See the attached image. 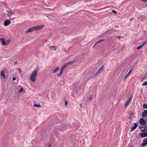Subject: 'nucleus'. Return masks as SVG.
Wrapping results in <instances>:
<instances>
[{
    "label": "nucleus",
    "mask_w": 147,
    "mask_h": 147,
    "mask_svg": "<svg viewBox=\"0 0 147 147\" xmlns=\"http://www.w3.org/2000/svg\"><path fill=\"white\" fill-rule=\"evenodd\" d=\"M112 12L113 13H116V11L115 10H113L112 11Z\"/></svg>",
    "instance_id": "obj_37"
},
{
    "label": "nucleus",
    "mask_w": 147,
    "mask_h": 147,
    "mask_svg": "<svg viewBox=\"0 0 147 147\" xmlns=\"http://www.w3.org/2000/svg\"><path fill=\"white\" fill-rule=\"evenodd\" d=\"M143 107L144 109H147V103L144 104L143 105Z\"/></svg>",
    "instance_id": "obj_21"
},
{
    "label": "nucleus",
    "mask_w": 147,
    "mask_h": 147,
    "mask_svg": "<svg viewBox=\"0 0 147 147\" xmlns=\"http://www.w3.org/2000/svg\"><path fill=\"white\" fill-rule=\"evenodd\" d=\"M143 126H139V128L140 129L142 128H143Z\"/></svg>",
    "instance_id": "obj_40"
},
{
    "label": "nucleus",
    "mask_w": 147,
    "mask_h": 147,
    "mask_svg": "<svg viewBox=\"0 0 147 147\" xmlns=\"http://www.w3.org/2000/svg\"><path fill=\"white\" fill-rule=\"evenodd\" d=\"M7 12L8 13L7 15L9 17H11L13 14V13L11 11L9 10L7 11Z\"/></svg>",
    "instance_id": "obj_9"
},
{
    "label": "nucleus",
    "mask_w": 147,
    "mask_h": 147,
    "mask_svg": "<svg viewBox=\"0 0 147 147\" xmlns=\"http://www.w3.org/2000/svg\"><path fill=\"white\" fill-rule=\"evenodd\" d=\"M51 145L50 144L49 145V146H48V147H51Z\"/></svg>",
    "instance_id": "obj_43"
},
{
    "label": "nucleus",
    "mask_w": 147,
    "mask_h": 147,
    "mask_svg": "<svg viewBox=\"0 0 147 147\" xmlns=\"http://www.w3.org/2000/svg\"><path fill=\"white\" fill-rule=\"evenodd\" d=\"M49 48L51 50H55L56 49L57 47L55 46H51Z\"/></svg>",
    "instance_id": "obj_16"
},
{
    "label": "nucleus",
    "mask_w": 147,
    "mask_h": 147,
    "mask_svg": "<svg viewBox=\"0 0 147 147\" xmlns=\"http://www.w3.org/2000/svg\"><path fill=\"white\" fill-rule=\"evenodd\" d=\"M82 104H80V106L82 107Z\"/></svg>",
    "instance_id": "obj_50"
},
{
    "label": "nucleus",
    "mask_w": 147,
    "mask_h": 147,
    "mask_svg": "<svg viewBox=\"0 0 147 147\" xmlns=\"http://www.w3.org/2000/svg\"><path fill=\"white\" fill-rule=\"evenodd\" d=\"M59 130H61L62 131H63V129H62L61 128H60L59 129Z\"/></svg>",
    "instance_id": "obj_39"
},
{
    "label": "nucleus",
    "mask_w": 147,
    "mask_h": 147,
    "mask_svg": "<svg viewBox=\"0 0 147 147\" xmlns=\"http://www.w3.org/2000/svg\"><path fill=\"white\" fill-rule=\"evenodd\" d=\"M15 64H17V61H16L15 62Z\"/></svg>",
    "instance_id": "obj_47"
},
{
    "label": "nucleus",
    "mask_w": 147,
    "mask_h": 147,
    "mask_svg": "<svg viewBox=\"0 0 147 147\" xmlns=\"http://www.w3.org/2000/svg\"><path fill=\"white\" fill-rule=\"evenodd\" d=\"M104 41V39H101L98 41V42H99L100 43L101 42L103 41Z\"/></svg>",
    "instance_id": "obj_31"
},
{
    "label": "nucleus",
    "mask_w": 147,
    "mask_h": 147,
    "mask_svg": "<svg viewBox=\"0 0 147 147\" xmlns=\"http://www.w3.org/2000/svg\"><path fill=\"white\" fill-rule=\"evenodd\" d=\"M145 42L147 43V39L146 40V41H145Z\"/></svg>",
    "instance_id": "obj_46"
},
{
    "label": "nucleus",
    "mask_w": 147,
    "mask_h": 147,
    "mask_svg": "<svg viewBox=\"0 0 147 147\" xmlns=\"http://www.w3.org/2000/svg\"><path fill=\"white\" fill-rule=\"evenodd\" d=\"M12 80H16V78L15 77H13L12 78Z\"/></svg>",
    "instance_id": "obj_38"
},
{
    "label": "nucleus",
    "mask_w": 147,
    "mask_h": 147,
    "mask_svg": "<svg viewBox=\"0 0 147 147\" xmlns=\"http://www.w3.org/2000/svg\"><path fill=\"white\" fill-rule=\"evenodd\" d=\"M34 106L35 107L40 108L41 106L40 105L35 104L34 105Z\"/></svg>",
    "instance_id": "obj_19"
},
{
    "label": "nucleus",
    "mask_w": 147,
    "mask_h": 147,
    "mask_svg": "<svg viewBox=\"0 0 147 147\" xmlns=\"http://www.w3.org/2000/svg\"><path fill=\"white\" fill-rule=\"evenodd\" d=\"M146 43L145 42H144L142 44V45L143 47L144 46Z\"/></svg>",
    "instance_id": "obj_30"
},
{
    "label": "nucleus",
    "mask_w": 147,
    "mask_h": 147,
    "mask_svg": "<svg viewBox=\"0 0 147 147\" xmlns=\"http://www.w3.org/2000/svg\"><path fill=\"white\" fill-rule=\"evenodd\" d=\"M1 41L2 42V44L4 46H6L8 45L9 42H7L5 40V39L3 38H1L0 39Z\"/></svg>",
    "instance_id": "obj_3"
},
{
    "label": "nucleus",
    "mask_w": 147,
    "mask_h": 147,
    "mask_svg": "<svg viewBox=\"0 0 147 147\" xmlns=\"http://www.w3.org/2000/svg\"><path fill=\"white\" fill-rule=\"evenodd\" d=\"M67 65L66 64H64L63 66V67H62L61 68L63 69H64V68L67 66Z\"/></svg>",
    "instance_id": "obj_23"
},
{
    "label": "nucleus",
    "mask_w": 147,
    "mask_h": 147,
    "mask_svg": "<svg viewBox=\"0 0 147 147\" xmlns=\"http://www.w3.org/2000/svg\"><path fill=\"white\" fill-rule=\"evenodd\" d=\"M17 69L20 71V73H22L21 69L20 68H17Z\"/></svg>",
    "instance_id": "obj_26"
},
{
    "label": "nucleus",
    "mask_w": 147,
    "mask_h": 147,
    "mask_svg": "<svg viewBox=\"0 0 147 147\" xmlns=\"http://www.w3.org/2000/svg\"><path fill=\"white\" fill-rule=\"evenodd\" d=\"M140 136L142 138H144L147 137V132L144 133H142L140 134Z\"/></svg>",
    "instance_id": "obj_11"
},
{
    "label": "nucleus",
    "mask_w": 147,
    "mask_h": 147,
    "mask_svg": "<svg viewBox=\"0 0 147 147\" xmlns=\"http://www.w3.org/2000/svg\"><path fill=\"white\" fill-rule=\"evenodd\" d=\"M139 123L141 125H144L145 124V121L144 119L141 118L139 120Z\"/></svg>",
    "instance_id": "obj_7"
},
{
    "label": "nucleus",
    "mask_w": 147,
    "mask_h": 147,
    "mask_svg": "<svg viewBox=\"0 0 147 147\" xmlns=\"http://www.w3.org/2000/svg\"><path fill=\"white\" fill-rule=\"evenodd\" d=\"M92 98V95H91L89 98V100H91Z\"/></svg>",
    "instance_id": "obj_29"
},
{
    "label": "nucleus",
    "mask_w": 147,
    "mask_h": 147,
    "mask_svg": "<svg viewBox=\"0 0 147 147\" xmlns=\"http://www.w3.org/2000/svg\"><path fill=\"white\" fill-rule=\"evenodd\" d=\"M140 131H142V133H144L145 132H147V129H141Z\"/></svg>",
    "instance_id": "obj_20"
},
{
    "label": "nucleus",
    "mask_w": 147,
    "mask_h": 147,
    "mask_svg": "<svg viewBox=\"0 0 147 147\" xmlns=\"http://www.w3.org/2000/svg\"><path fill=\"white\" fill-rule=\"evenodd\" d=\"M97 42H98V44L100 43L99 42H98V41Z\"/></svg>",
    "instance_id": "obj_49"
},
{
    "label": "nucleus",
    "mask_w": 147,
    "mask_h": 147,
    "mask_svg": "<svg viewBox=\"0 0 147 147\" xmlns=\"http://www.w3.org/2000/svg\"><path fill=\"white\" fill-rule=\"evenodd\" d=\"M96 45H94L93 47V48H94L96 47Z\"/></svg>",
    "instance_id": "obj_44"
},
{
    "label": "nucleus",
    "mask_w": 147,
    "mask_h": 147,
    "mask_svg": "<svg viewBox=\"0 0 147 147\" xmlns=\"http://www.w3.org/2000/svg\"><path fill=\"white\" fill-rule=\"evenodd\" d=\"M117 38H118L119 39H120L121 38V37L120 36H117Z\"/></svg>",
    "instance_id": "obj_36"
},
{
    "label": "nucleus",
    "mask_w": 147,
    "mask_h": 147,
    "mask_svg": "<svg viewBox=\"0 0 147 147\" xmlns=\"http://www.w3.org/2000/svg\"><path fill=\"white\" fill-rule=\"evenodd\" d=\"M132 69H131L129 71V72L126 74V75L124 77V79L125 80L127 78V77L129 75Z\"/></svg>",
    "instance_id": "obj_12"
},
{
    "label": "nucleus",
    "mask_w": 147,
    "mask_h": 147,
    "mask_svg": "<svg viewBox=\"0 0 147 147\" xmlns=\"http://www.w3.org/2000/svg\"><path fill=\"white\" fill-rule=\"evenodd\" d=\"M146 6H147V4H146Z\"/></svg>",
    "instance_id": "obj_52"
},
{
    "label": "nucleus",
    "mask_w": 147,
    "mask_h": 147,
    "mask_svg": "<svg viewBox=\"0 0 147 147\" xmlns=\"http://www.w3.org/2000/svg\"><path fill=\"white\" fill-rule=\"evenodd\" d=\"M96 42V44H98L97 42Z\"/></svg>",
    "instance_id": "obj_48"
},
{
    "label": "nucleus",
    "mask_w": 147,
    "mask_h": 147,
    "mask_svg": "<svg viewBox=\"0 0 147 147\" xmlns=\"http://www.w3.org/2000/svg\"><path fill=\"white\" fill-rule=\"evenodd\" d=\"M23 90H24V89L23 88H21L18 91L19 93H21L23 91Z\"/></svg>",
    "instance_id": "obj_22"
},
{
    "label": "nucleus",
    "mask_w": 147,
    "mask_h": 147,
    "mask_svg": "<svg viewBox=\"0 0 147 147\" xmlns=\"http://www.w3.org/2000/svg\"><path fill=\"white\" fill-rule=\"evenodd\" d=\"M75 61V60H74L73 61H71L70 62L67 63H66V64L68 66V65H71V64H72L73 63H74Z\"/></svg>",
    "instance_id": "obj_17"
},
{
    "label": "nucleus",
    "mask_w": 147,
    "mask_h": 147,
    "mask_svg": "<svg viewBox=\"0 0 147 147\" xmlns=\"http://www.w3.org/2000/svg\"><path fill=\"white\" fill-rule=\"evenodd\" d=\"M59 129L58 128L56 129V130H55V131H56V134H58V133L59 132V131H58Z\"/></svg>",
    "instance_id": "obj_27"
},
{
    "label": "nucleus",
    "mask_w": 147,
    "mask_h": 147,
    "mask_svg": "<svg viewBox=\"0 0 147 147\" xmlns=\"http://www.w3.org/2000/svg\"><path fill=\"white\" fill-rule=\"evenodd\" d=\"M129 147H131V146H129Z\"/></svg>",
    "instance_id": "obj_53"
},
{
    "label": "nucleus",
    "mask_w": 147,
    "mask_h": 147,
    "mask_svg": "<svg viewBox=\"0 0 147 147\" xmlns=\"http://www.w3.org/2000/svg\"><path fill=\"white\" fill-rule=\"evenodd\" d=\"M147 145V138L144 139L143 140V142L141 145L140 146H144Z\"/></svg>",
    "instance_id": "obj_8"
},
{
    "label": "nucleus",
    "mask_w": 147,
    "mask_h": 147,
    "mask_svg": "<svg viewBox=\"0 0 147 147\" xmlns=\"http://www.w3.org/2000/svg\"><path fill=\"white\" fill-rule=\"evenodd\" d=\"M8 57V56H7V57L5 56L6 57Z\"/></svg>",
    "instance_id": "obj_51"
},
{
    "label": "nucleus",
    "mask_w": 147,
    "mask_h": 147,
    "mask_svg": "<svg viewBox=\"0 0 147 147\" xmlns=\"http://www.w3.org/2000/svg\"><path fill=\"white\" fill-rule=\"evenodd\" d=\"M94 45H96H96H97V44H96V43H95V44H94Z\"/></svg>",
    "instance_id": "obj_45"
},
{
    "label": "nucleus",
    "mask_w": 147,
    "mask_h": 147,
    "mask_svg": "<svg viewBox=\"0 0 147 147\" xmlns=\"http://www.w3.org/2000/svg\"><path fill=\"white\" fill-rule=\"evenodd\" d=\"M64 105H65V106H67V105L68 103H67V101H65Z\"/></svg>",
    "instance_id": "obj_28"
},
{
    "label": "nucleus",
    "mask_w": 147,
    "mask_h": 147,
    "mask_svg": "<svg viewBox=\"0 0 147 147\" xmlns=\"http://www.w3.org/2000/svg\"><path fill=\"white\" fill-rule=\"evenodd\" d=\"M59 67H57V68H56L55 69L53 70V73H55L57 71L59 70Z\"/></svg>",
    "instance_id": "obj_18"
},
{
    "label": "nucleus",
    "mask_w": 147,
    "mask_h": 147,
    "mask_svg": "<svg viewBox=\"0 0 147 147\" xmlns=\"http://www.w3.org/2000/svg\"><path fill=\"white\" fill-rule=\"evenodd\" d=\"M131 118V116H130L129 117V119H130Z\"/></svg>",
    "instance_id": "obj_42"
},
{
    "label": "nucleus",
    "mask_w": 147,
    "mask_h": 147,
    "mask_svg": "<svg viewBox=\"0 0 147 147\" xmlns=\"http://www.w3.org/2000/svg\"><path fill=\"white\" fill-rule=\"evenodd\" d=\"M37 73V71L36 70H35L32 72L30 77V79L31 81L32 82L36 81Z\"/></svg>",
    "instance_id": "obj_2"
},
{
    "label": "nucleus",
    "mask_w": 147,
    "mask_h": 147,
    "mask_svg": "<svg viewBox=\"0 0 147 147\" xmlns=\"http://www.w3.org/2000/svg\"><path fill=\"white\" fill-rule=\"evenodd\" d=\"M146 85H147V81L145 82L142 84V86H145Z\"/></svg>",
    "instance_id": "obj_25"
},
{
    "label": "nucleus",
    "mask_w": 147,
    "mask_h": 147,
    "mask_svg": "<svg viewBox=\"0 0 147 147\" xmlns=\"http://www.w3.org/2000/svg\"><path fill=\"white\" fill-rule=\"evenodd\" d=\"M1 77L3 79H5L6 78V75L5 74L4 72L3 71H1Z\"/></svg>",
    "instance_id": "obj_15"
},
{
    "label": "nucleus",
    "mask_w": 147,
    "mask_h": 147,
    "mask_svg": "<svg viewBox=\"0 0 147 147\" xmlns=\"http://www.w3.org/2000/svg\"><path fill=\"white\" fill-rule=\"evenodd\" d=\"M134 126L131 127V129L130 130L131 131H134L137 127L138 124V123H134Z\"/></svg>",
    "instance_id": "obj_5"
},
{
    "label": "nucleus",
    "mask_w": 147,
    "mask_h": 147,
    "mask_svg": "<svg viewBox=\"0 0 147 147\" xmlns=\"http://www.w3.org/2000/svg\"><path fill=\"white\" fill-rule=\"evenodd\" d=\"M104 67V66H102L98 69V71L96 73L95 75L96 76L99 74L103 70Z\"/></svg>",
    "instance_id": "obj_6"
},
{
    "label": "nucleus",
    "mask_w": 147,
    "mask_h": 147,
    "mask_svg": "<svg viewBox=\"0 0 147 147\" xmlns=\"http://www.w3.org/2000/svg\"><path fill=\"white\" fill-rule=\"evenodd\" d=\"M143 47V46L142 45H141L139 46V47H138L137 48V50H138V49L142 48Z\"/></svg>",
    "instance_id": "obj_24"
},
{
    "label": "nucleus",
    "mask_w": 147,
    "mask_h": 147,
    "mask_svg": "<svg viewBox=\"0 0 147 147\" xmlns=\"http://www.w3.org/2000/svg\"><path fill=\"white\" fill-rule=\"evenodd\" d=\"M44 26V25H41L32 27L27 30L26 31V33H28L34 30H37L42 29Z\"/></svg>",
    "instance_id": "obj_1"
},
{
    "label": "nucleus",
    "mask_w": 147,
    "mask_h": 147,
    "mask_svg": "<svg viewBox=\"0 0 147 147\" xmlns=\"http://www.w3.org/2000/svg\"><path fill=\"white\" fill-rule=\"evenodd\" d=\"M131 98L130 97V98H129V99L127 100V102H126V103H125V104L124 105V106L125 107H127V106L129 104V103L130 102L131 99Z\"/></svg>",
    "instance_id": "obj_13"
},
{
    "label": "nucleus",
    "mask_w": 147,
    "mask_h": 147,
    "mask_svg": "<svg viewBox=\"0 0 147 147\" xmlns=\"http://www.w3.org/2000/svg\"><path fill=\"white\" fill-rule=\"evenodd\" d=\"M144 129H147L146 128H147V125H146L145 126H144Z\"/></svg>",
    "instance_id": "obj_34"
},
{
    "label": "nucleus",
    "mask_w": 147,
    "mask_h": 147,
    "mask_svg": "<svg viewBox=\"0 0 147 147\" xmlns=\"http://www.w3.org/2000/svg\"><path fill=\"white\" fill-rule=\"evenodd\" d=\"M62 74V73H61L60 72V73L57 75V76H61Z\"/></svg>",
    "instance_id": "obj_32"
},
{
    "label": "nucleus",
    "mask_w": 147,
    "mask_h": 147,
    "mask_svg": "<svg viewBox=\"0 0 147 147\" xmlns=\"http://www.w3.org/2000/svg\"><path fill=\"white\" fill-rule=\"evenodd\" d=\"M133 18H130L129 19V20L130 21H131L132 20H133Z\"/></svg>",
    "instance_id": "obj_41"
},
{
    "label": "nucleus",
    "mask_w": 147,
    "mask_h": 147,
    "mask_svg": "<svg viewBox=\"0 0 147 147\" xmlns=\"http://www.w3.org/2000/svg\"><path fill=\"white\" fill-rule=\"evenodd\" d=\"M141 1H143L146 3H147V0H141Z\"/></svg>",
    "instance_id": "obj_35"
},
{
    "label": "nucleus",
    "mask_w": 147,
    "mask_h": 147,
    "mask_svg": "<svg viewBox=\"0 0 147 147\" xmlns=\"http://www.w3.org/2000/svg\"><path fill=\"white\" fill-rule=\"evenodd\" d=\"M11 23V21L9 20H6L4 22V25L5 26H7L10 24Z\"/></svg>",
    "instance_id": "obj_4"
},
{
    "label": "nucleus",
    "mask_w": 147,
    "mask_h": 147,
    "mask_svg": "<svg viewBox=\"0 0 147 147\" xmlns=\"http://www.w3.org/2000/svg\"><path fill=\"white\" fill-rule=\"evenodd\" d=\"M63 70H64V69H63L62 68H61V69L60 72L61 73H62L63 72Z\"/></svg>",
    "instance_id": "obj_33"
},
{
    "label": "nucleus",
    "mask_w": 147,
    "mask_h": 147,
    "mask_svg": "<svg viewBox=\"0 0 147 147\" xmlns=\"http://www.w3.org/2000/svg\"><path fill=\"white\" fill-rule=\"evenodd\" d=\"M147 116V110H145L142 113L143 117L145 118Z\"/></svg>",
    "instance_id": "obj_14"
},
{
    "label": "nucleus",
    "mask_w": 147,
    "mask_h": 147,
    "mask_svg": "<svg viewBox=\"0 0 147 147\" xmlns=\"http://www.w3.org/2000/svg\"><path fill=\"white\" fill-rule=\"evenodd\" d=\"M138 19H140L141 21H142L144 20H146L147 18L146 16L144 15L141 16L140 17H138Z\"/></svg>",
    "instance_id": "obj_10"
}]
</instances>
